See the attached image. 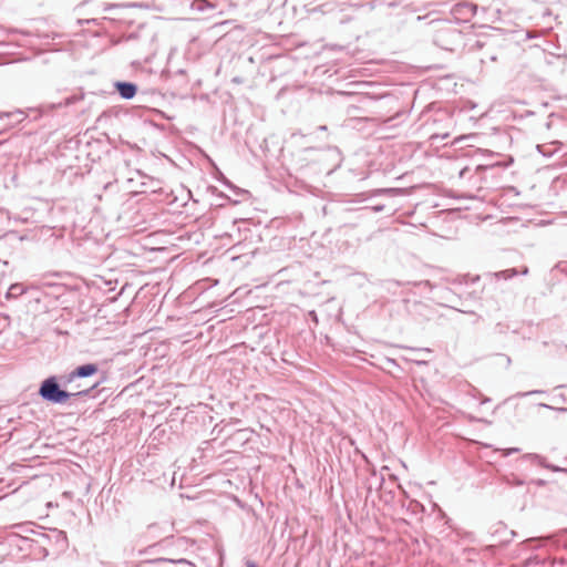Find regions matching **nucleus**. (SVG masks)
<instances>
[{
  "label": "nucleus",
  "instance_id": "f257e3e1",
  "mask_svg": "<svg viewBox=\"0 0 567 567\" xmlns=\"http://www.w3.org/2000/svg\"><path fill=\"white\" fill-rule=\"evenodd\" d=\"M89 390L78 391L74 393L61 390L53 378L43 381L39 393L41 396L52 403L63 404L68 402L70 396L86 394Z\"/></svg>",
  "mask_w": 567,
  "mask_h": 567
},
{
  "label": "nucleus",
  "instance_id": "f03ea898",
  "mask_svg": "<svg viewBox=\"0 0 567 567\" xmlns=\"http://www.w3.org/2000/svg\"><path fill=\"white\" fill-rule=\"evenodd\" d=\"M99 371L97 364L89 363L78 367L69 374V382H72L76 378H86L95 374Z\"/></svg>",
  "mask_w": 567,
  "mask_h": 567
},
{
  "label": "nucleus",
  "instance_id": "7ed1b4c3",
  "mask_svg": "<svg viewBox=\"0 0 567 567\" xmlns=\"http://www.w3.org/2000/svg\"><path fill=\"white\" fill-rule=\"evenodd\" d=\"M116 89L124 99H132L136 94V86L132 83L118 82Z\"/></svg>",
  "mask_w": 567,
  "mask_h": 567
},
{
  "label": "nucleus",
  "instance_id": "20e7f679",
  "mask_svg": "<svg viewBox=\"0 0 567 567\" xmlns=\"http://www.w3.org/2000/svg\"><path fill=\"white\" fill-rule=\"evenodd\" d=\"M194 4L198 10H203L205 8H214V6L207 0H195Z\"/></svg>",
  "mask_w": 567,
  "mask_h": 567
},
{
  "label": "nucleus",
  "instance_id": "39448f33",
  "mask_svg": "<svg viewBox=\"0 0 567 567\" xmlns=\"http://www.w3.org/2000/svg\"><path fill=\"white\" fill-rule=\"evenodd\" d=\"M247 567H258L255 563L252 561H248L247 563Z\"/></svg>",
  "mask_w": 567,
  "mask_h": 567
},
{
  "label": "nucleus",
  "instance_id": "423d86ee",
  "mask_svg": "<svg viewBox=\"0 0 567 567\" xmlns=\"http://www.w3.org/2000/svg\"><path fill=\"white\" fill-rule=\"evenodd\" d=\"M14 289H16L14 287H11V289H10V293H13V290H14Z\"/></svg>",
  "mask_w": 567,
  "mask_h": 567
}]
</instances>
